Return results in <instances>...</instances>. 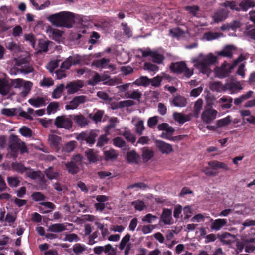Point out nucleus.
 Wrapping results in <instances>:
<instances>
[{
    "label": "nucleus",
    "instance_id": "obj_1",
    "mask_svg": "<svg viewBox=\"0 0 255 255\" xmlns=\"http://www.w3.org/2000/svg\"><path fill=\"white\" fill-rule=\"evenodd\" d=\"M47 19L56 27L70 28L74 22V15L70 12L62 11L50 15Z\"/></svg>",
    "mask_w": 255,
    "mask_h": 255
},
{
    "label": "nucleus",
    "instance_id": "obj_2",
    "mask_svg": "<svg viewBox=\"0 0 255 255\" xmlns=\"http://www.w3.org/2000/svg\"><path fill=\"white\" fill-rule=\"evenodd\" d=\"M217 61V57L212 53H209L206 55H203L202 54L199 55L197 58L192 60L195 67L198 69L200 72L203 74L209 75L211 70L210 66L214 64Z\"/></svg>",
    "mask_w": 255,
    "mask_h": 255
},
{
    "label": "nucleus",
    "instance_id": "obj_3",
    "mask_svg": "<svg viewBox=\"0 0 255 255\" xmlns=\"http://www.w3.org/2000/svg\"><path fill=\"white\" fill-rule=\"evenodd\" d=\"M142 56L144 57L150 56L154 63L161 64L164 60L163 53L161 50H151L148 48L145 50L140 49Z\"/></svg>",
    "mask_w": 255,
    "mask_h": 255
},
{
    "label": "nucleus",
    "instance_id": "obj_4",
    "mask_svg": "<svg viewBox=\"0 0 255 255\" xmlns=\"http://www.w3.org/2000/svg\"><path fill=\"white\" fill-rule=\"evenodd\" d=\"M170 69L175 73H183L187 78H189L193 74V69L188 68L186 63L182 61L172 63Z\"/></svg>",
    "mask_w": 255,
    "mask_h": 255
},
{
    "label": "nucleus",
    "instance_id": "obj_5",
    "mask_svg": "<svg viewBox=\"0 0 255 255\" xmlns=\"http://www.w3.org/2000/svg\"><path fill=\"white\" fill-rule=\"evenodd\" d=\"M72 115L58 116L54 121V125L57 128H64L67 130L72 128Z\"/></svg>",
    "mask_w": 255,
    "mask_h": 255
},
{
    "label": "nucleus",
    "instance_id": "obj_6",
    "mask_svg": "<svg viewBox=\"0 0 255 255\" xmlns=\"http://www.w3.org/2000/svg\"><path fill=\"white\" fill-rule=\"evenodd\" d=\"M98 136L96 130H92L89 131L82 132L79 133L76 139L78 140L85 141L89 145H93L95 142V138Z\"/></svg>",
    "mask_w": 255,
    "mask_h": 255
},
{
    "label": "nucleus",
    "instance_id": "obj_7",
    "mask_svg": "<svg viewBox=\"0 0 255 255\" xmlns=\"http://www.w3.org/2000/svg\"><path fill=\"white\" fill-rule=\"evenodd\" d=\"M130 237L129 234H127L123 237L118 245L120 250H124V255H128L132 248V244L130 242Z\"/></svg>",
    "mask_w": 255,
    "mask_h": 255
},
{
    "label": "nucleus",
    "instance_id": "obj_8",
    "mask_svg": "<svg viewBox=\"0 0 255 255\" xmlns=\"http://www.w3.org/2000/svg\"><path fill=\"white\" fill-rule=\"evenodd\" d=\"M234 67L233 64L231 65L224 62L220 67H218L215 69L216 75L219 78L226 77L229 76Z\"/></svg>",
    "mask_w": 255,
    "mask_h": 255
},
{
    "label": "nucleus",
    "instance_id": "obj_9",
    "mask_svg": "<svg viewBox=\"0 0 255 255\" xmlns=\"http://www.w3.org/2000/svg\"><path fill=\"white\" fill-rule=\"evenodd\" d=\"M218 113L216 110L208 108L203 112L201 119L204 123L209 124L216 118Z\"/></svg>",
    "mask_w": 255,
    "mask_h": 255
},
{
    "label": "nucleus",
    "instance_id": "obj_10",
    "mask_svg": "<svg viewBox=\"0 0 255 255\" xmlns=\"http://www.w3.org/2000/svg\"><path fill=\"white\" fill-rule=\"evenodd\" d=\"M87 100L86 96L81 95L74 97L68 104L65 106L66 110H74L76 109L79 105L84 103Z\"/></svg>",
    "mask_w": 255,
    "mask_h": 255
},
{
    "label": "nucleus",
    "instance_id": "obj_11",
    "mask_svg": "<svg viewBox=\"0 0 255 255\" xmlns=\"http://www.w3.org/2000/svg\"><path fill=\"white\" fill-rule=\"evenodd\" d=\"M21 140L16 136H12L10 139L9 148L10 149L11 155L16 158L17 157V150Z\"/></svg>",
    "mask_w": 255,
    "mask_h": 255
},
{
    "label": "nucleus",
    "instance_id": "obj_12",
    "mask_svg": "<svg viewBox=\"0 0 255 255\" xmlns=\"http://www.w3.org/2000/svg\"><path fill=\"white\" fill-rule=\"evenodd\" d=\"M155 145L159 150L163 154H169L173 151L172 145L163 141L157 140L155 141Z\"/></svg>",
    "mask_w": 255,
    "mask_h": 255
},
{
    "label": "nucleus",
    "instance_id": "obj_13",
    "mask_svg": "<svg viewBox=\"0 0 255 255\" xmlns=\"http://www.w3.org/2000/svg\"><path fill=\"white\" fill-rule=\"evenodd\" d=\"M229 11L226 9H220L216 11L212 18L216 23H219L225 20L228 16Z\"/></svg>",
    "mask_w": 255,
    "mask_h": 255
},
{
    "label": "nucleus",
    "instance_id": "obj_14",
    "mask_svg": "<svg viewBox=\"0 0 255 255\" xmlns=\"http://www.w3.org/2000/svg\"><path fill=\"white\" fill-rule=\"evenodd\" d=\"M46 33L48 36L56 41L60 42L62 33L58 29H54L49 26L46 27Z\"/></svg>",
    "mask_w": 255,
    "mask_h": 255
},
{
    "label": "nucleus",
    "instance_id": "obj_15",
    "mask_svg": "<svg viewBox=\"0 0 255 255\" xmlns=\"http://www.w3.org/2000/svg\"><path fill=\"white\" fill-rule=\"evenodd\" d=\"M83 86V82L81 81H77L68 83L66 86V89L69 94H72L78 91Z\"/></svg>",
    "mask_w": 255,
    "mask_h": 255
},
{
    "label": "nucleus",
    "instance_id": "obj_16",
    "mask_svg": "<svg viewBox=\"0 0 255 255\" xmlns=\"http://www.w3.org/2000/svg\"><path fill=\"white\" fill-rule=\"evenodd\" d=\"M67 225L72 224L67 223L52 224L48 226V231L54 233L62 232L67 230Z\"/></svg>",
    "mask_w": 255,
    "mask_h": 255
},
{
    "label": "nucleus",
    "instance_id": "obj_17",
    "mask_svg": "<svg viewBox=\"0 0 255 255\" xmlns=\"http://www.w3.org/2000/svg\"><path fill=\"white\" fill-rule=\"evenodd\" d=\"M211 229L215 231L220 230L223 226L227 224V220L226 219H217L213 220L211 219Z\"/></svg>",
    "mask_w": 255,
    "mask_h": 255
},
{
    "label": "nucleus",
    "instance_id": "obj_18",
    "mask_svg": "<svg viewBox=\"0 0 255 255\" xmlns=\"http://www.w3.org/2000/svg\"><path fill=\"white\" fill-rule=\"evenodd\" d=\"M72 119L78 126L84 127L88 125L89 120L81 114L74 115L72 116Z\"/></svg>",
    "mask_w": 255,
    "mask_h": 255
},
{
    "label": "nucleus",
    "instance_id": "obj_19",
    "mask_svg": "<svg viewBox=\"0 0 255 255\" xmlns=\"http://www.w3.org/2000/svg\"><path fill=\"white\" fill-rule=\"evenodd\" d=\"M242 87L240 82H229L224 85V91L229 90L231 93H236L242 89Z\"/></svg>",
    "mask_w": 255,
    "mask_h": 255
},
{
    "label": "nucleus",
    "instance_id": "obj_20",
    "mask_svg": "<svg viewBox=\"0 0 255 255\" xmlns=\"http://www.w3.org/2000/svg\"><path fill=\"white\" fill-rule=\"evenodd\" d=\"M34 68L31 65H28L26 68H18L15 67L10 69L9 73L11 75H17L20 73L28 74L33 72Z\"/></svg>",
    "mask_w": 255,
    "mask_h": 255
},
{
    "label": "nucleus",
    "instance_id": "obj_21",
    "mask_svg": "<svg viewBox=\"0 0 255 255\" xmlns=\"http://www.w3.org/2000/svg\"><path fill=\"white\" fill-rule=\"evenodd\" d=\"M10 82L6 79H0V94L2 95H7L10 89Z\"/></svg>",
    "mask_w": 255,
    "mask_h": 255
},
{
    "label": "nucleus",
    "instance_id": "obj_22",
    "mask_svg": "<svg viewBox=\"0 0 255 255\" xmlns=\"http://www.w3.org/2000/svg\"><path fill=\"white\" fill-rule=\"evenodd\" d=\"M126 159L128 163L137 164L140 160V156L134 150L127 153Z\"/></svg>",
    "mask_w": 255,
    "mask_h": 255
},
{
    "label": "nucleus",
    "instance_id": "obj_23",
    "mask_svg": "<svg viewBox=\"0 0 255 255\" xmlns=\"http://www.w3.org/2000/svg\"><path fill=\"white\" fill-rule=\"evenodd\" d=\"M235 50V48L233 46H227L222 50L217 52L216 54L220 56L230 58L232 56Z\"/></svg>",
    "mask_w": 255,
    "mask_h": 255
},
{
    "label": "nucleus",
    "instance_id": "obj_24",
    "mask_svg": "<svg viewBox=\"0 0 255 255\" xmlns=\"http://www.w3.org/2000/svg\"><path fill=\"white\" fill-rule=\"evenodd\" d=\"M79 63V61L74 57L69 56L64 62H62L60 68L64 70L69 69L72 65H76Z\"/></svg>",
    "mask_w": 255,
    "mask_h": 255
},
{
    "label": "nucleus",
    "instance_id": "obj_25",
    "mask_svg": "<svg viewBox=\"0 0 255 255\" xmlns=\"http://www.w3.org/2000/svg\"><path fill=\"white\" fill-rule=\"evenodd\" d=\"M163 223L166 225H170L172 223V211L170 209H164L161 216Z\"/></svg>",
    "mask_w": 255,
    "mask_h": 255
},
{
    "label": "nucleus",
    "instance_id": "obj_26",
    "mask_svg": "<svg viewBox=\"0 0 255 255\" xmlns=\"http://www.w3.org/2000/svg\"><path fill=\"white\" fill-rule=\"evenodd\" d=\"M186 99L182 96L177 95L174 97L171 103L175 107H184L187 104Z\"/></svg>",
    "mask_w": 255,
    "mask_h": 255
},
{
    "label": "nucleus",
    "instance_id": "obj_27",
    "mask_svg": "<svg viewBox=\"0 0 255 255\" xmlns=\"http://www.w3.org/2000/svg\"><path fill=\"white\" fill-rule=\"evenodd\" d=\"M44 173L46 177L50 180L56 179L60 175L59 171L54 170L53 167H49L47 169H45Z\"/></svg>",
    "mask_w": 255,
    "mask_h": 255
},
{
    "label": "nucleus",
    "instance_id": "obj_28",
    "mask_svg": "<svg viewBox=\"0 0 255 255\" xmlns=\"http://www.w3.org/2000/svg\"><path fill=\"white\" fill-rule=\"evenodd\" d=\"M85 154L90 162L95 163L98 160V152L93 149H88L85 151Z\"/></svg>",
    "mask_w": 255,
    "mask_h": 255
},
{
    "label": "nucleus",
    "instance_id": "obj_29",
    "mask_svg": "<svg viewBox=\"0 0 255 255\" xmlns=\"http://www.w3.org/2000/svg\"><path fill=\"white\" fill-rule=\"evenodd\" d=\"M174 119L179 123L183 124L191 119V116L189 115H184L181 113L174 112L173 114Z\"/></svg>",
    "mask_w": 255,
    "mask_h": 255
},
{
    "label": "nucleus",
    "instance_id": "obj_30",
    "mask_svg": "<svg viewBox=\"0 0 255 255\" xmlns=\"http://www.w3.org/2000/svg\"><path fill=\"white\" fill-rule=\"evenodd\" d=\"M234 238V235L227 232L223 233L219 236L220 241L225 245L230 244L233 242Z\"/></svg>",
    "mask_w": 255,
    "mask_h": 255
},
{
    "label": "nucleus",
    "instance_id": "obj_31",
    "mask_svg": "<svg viewBox=\"0 0 255 255\" xmlns=\"http://www.w3.org/2000/svg\"><path fill=\"white\" fill-rule=\"evenodd\" d=\"M48 141L51 147L58 148L61 142V138L55 134H50L48 136Z\"/></svg>",
    "mask_w": 255,
    "mask_h": 255
},
{
    "label": "nucleus",
    "instance_id": "obj_32",
    "mask_svg": "<svg viewBox=\"0 0 255 255\" xmlns=\"http://www.w3.org/2000/svg\"><path fill=\"white\" fill-rule=\"evenodd\" d=\"M109 62L110 60L109 59L103 58L99 60H94L91 66L98 68H105Z\"/></svg>",
    "mask_w": 255,
    "mask_h": 255
},
{
    "label": "nucleus",
    "instance_id": "obj_33",
    "mask_svg": "<svg viewBox=\"0 0 255 255\" xmlns=\"http://www.w3.org/2000/svg\"><path fill=\"white\" fill-rule=\"evenodd\" d=\"M142 151V156L144 162H148L154 156V151L148 147H144Z\"/></svg>",
    "mask_w": 255,
    "mask_h": 255
},
{
    "label": "nucleus",
    "instance_id": "obj_34",
    "mask_svg": "<svg viewBox=\"0 0 255 255\" xmlns=\"http://www.w3.org/2000/svg\"><path fill=\"white\" fill-rule=\"evenodd\" d=\"M232 102L233 99L231 97L226 96H223L219 100L220 103H222L221 107L223 109L230 108L232 106Z\"/></svg>",
    "mask_w": 255,
    "mask_h": 255
},
{
    "label": "nucleus",
    "instance_id": "obj_35",
    "mask_svg": "<svg viewBox=\"0 0 255 255\" xmlns=\"http://www.w3.org/2000/svg\"><path fill=\"white\" fill-rule=\"evenodd\" d=\"M8 185L11 188H16L20 184L21 180L19 177L13 176H8L7 178Z\"/></svg>",
    "mask_w": 255,
    "mask_h": 255
},
{
    "label": "nucleus",
    "instance_id": "obj_36",
    "mask_svg": "<svg viewBox=\"0 0 255 255\" xmlns=\"http://www.w3.org/2000/svg\"><path fill=\"white\" fill-rule=\"evenodd\" d=\"M157 128L159 130L165 131L166 133L170 135H171L175 131L172 127L170 126L169 124L165 123L158 125Z\"/></svg>",
    "mask_w": 255,
    "mask_h": 255
},
{
    "label": "nucleus",
    "instance_id": "obj_37",
    "mask_svg": "<svg viewBox=\"0 0 255 255\" xmlns=\"http://www.w3.org/2000/svg\"><path fill=\"white\" fill-rule=\"evenodd\" d=\"M65 165L67 171L70 174H75L79 171V166L71 161L66 163Z\"/></svg>",
    "mask_w": 255,
    "mask_h": 255
},
{
    "label": "nucleus",
    "instance_id": "obj_38",
    "mask_svg": "<svg viewBox=\"0 0 255 255\" xmlns=\"http://www.w3.org/2000/svg\"><path fill=\"white\" fill-rule=\"evenodd\" d=\"M150 79H149L147 76H141L136 79L133 82V84L137 86L147 87L150 84Z\"/></svg>",
    "mask_w": 255,
    "mask_h": 255
},
{
    "label": "nucleus",
    "instance_id": "obj_39",
    "mask_svg": "<svg viewBox=\"0 0 255 255\" xmlns=\"http://www.w3.org/2000/svg\"><path fill=\"white\" fill-rule=\"evenodd\" d=\"M232 117L227 116L225 118L218 120L216 121L217 129L220 127H225L229 125L232 121Z\"/></svg>",
    "mask_w": 255,
    "mask_h": 255
},
{
    "label": "nucleus",
    "instance_id": "obj_40",
    "mask_svg": "<svg viewBox=\"0 0 255 255\" xmlns=\"http://www.w3.org/2000/svg\"><path fill=\"white\" fill-rule=\"evenodd\" d=\"M40 171H35L29 167H26L24 173L27 177L34 180L40 177Z\"/></svg>",
    "mask_w": 255,
    "mask_h": 255
},
{
    "label": "nucleus",
    "instance_id": "obj_41",
    "mask_svg": "<svg viewBox=\"0 0 255 255\" xmlns=\"http://www.w3.org/2000/svg\"><path fill=\"white\" fill-rule=\"evenodd\" d=\"M104 154L107 161L115 160L118 156V152L113 149L105 151Z\"/></svg>",
    "mask_w": 255,
    "mask_h": 255
},
{
    "label": "nucleus",
    "instance_id": "obj_42",
    "mask_svg": "<svg viewBox=\"0 0 255 255\" xmlns=\"http://www.w3.org/2000/svg\"><path fill=\"white\" fill-rule=\"evenodd\" d=\"M239 6L240 9L246 11L250 8L254 7L255 3L253 0H243Z\"/></svg>",
    "mask_w": 255,
    "mask_h": 255
},
{
    "label": "nucleus",
    "instance_id": "obj_43",
    "mask_svg": "<svg viewBox=\"0 0 255 255\" xmlns=\"http://www.w3.org/2000/svg\"><path fill=\"white\" fill-rule=\"evenodd\" d=\"M15 64L17 66L21 67V68H26V67L29 65L28 60L27 58L18 57L14 59Z\"/></svg>",
    "mask_w": 255,
    "mask_h": 255
},
{
    "label": "nucleus",
    "instance_id": "obj_44",
    "mask_svg": "<svg viewBox=\"0 0 255 255\" xmlns=\"http://www.w3.org/2000/svg\"><path fill=\"white\" fill-rule=\"evenodd\" d=\"M26 168V167L21 163L15 162L11 164L12 170L20 174H23L24 173Z\"/></svg>",
    "mask_w": 255,
    "mask_h": 255
},
{
    "label": "nucleus",
    "instance_id": "obj_45",
    "mask_svg": "<svg viewBox=\"0 0 255 255\" xmlns=\"http://www.w3.org/2000/svg\"><path fill=\"white\" fill-rule=\"evenodd\" d=\"M142 94L138 90H135L132 91L128 92L125 94L126 98H130L134 100H139Z\"/></svg>",
    "mask_w": 255,
    "mask_h": 255
},
{
    "label": "nucleus",
    "instance_id": "obj_46",
    "mask_svg": "<svg viewBox=\"0 0 255 255\" xmlns=\"http://www.w3.org/2000/svg\"><path fill=\"white\" fill-rule=\"evenodd\" d=\"M223 36L221 33L216 32H207L204 33V38L207 41H211Z\"/></svg>",
    "mask_w": 255,
    "mask_h": 255
},
{
    "label": "nucleus",
    "instance_id": "obj_47",
    "mask_svg": "<svg viewBox=\"0 0 255 255\" xmlns=\"http://www.w3.org/2000/svg\"><path fill=\"white\" fill-rule=\"evenodd\" d=\"M5 46L6 48L14 53H16L21 50L20 46L13 41L7 42Z\"/></svg>",
    "mask_w": 255,
    "mask_h": 255
},
{
    "label": "nucleus",
    "instance_id": "obj_48",
    "mask_svg": "<svg viewBox=\"0 0 255 255\" xmlns=\"http://www.w3.org/2000/svg\"><path fill=\"white\" fill-rule=\"evenodd\" d=\"M87 249L85 245L77 243L74 245L72 247V251L76 255H79L83 252H85Z\"/></svg>",
    "mask_w": 255,
    "mask_h": 255
},
{
    "label": "nucleus",
    "instance_id": "obj_49",
    "mask_svg": "<svg viewBox=\"0 0 255 255\" xmlns=\"http://www.w3.org/2000/svg\"><path fill=\"white\" fill-rule=\"evenodd\" d=\"M28 102L33 106L38 107L45 105V100L43 98L38 97L29 99Z\"/></svg>",
    "mask_w": 255,
    "mask_h": 255
},
{
    "label": "nucleus",
    "instance_id": "obj_50",
    "mask_svg": "<svg viewBox=\"0 0 255 255\" xmlns=\"http://www.w3.org/2000/svg\"><path fill=\"white\" fill-rule=\"evenodd\" d=\"M131 205L134 207L136 210H138L139 211H143L146 208V205L144 202L140 200H136L132 201L131 202Z\"/></svg>",
    "mask_w": 255,
    "mask_h": 255
},
{
    "label": "nucleus",
    "instance_id": "obj_51",
    "mask_svg": "<svg viewBox=\"0 0 255 255\" xmlns=\"http://www.w3.org/2000/svg\"><path fill=\"white\" fill-rule=\"evenodd\" d=\"M210 89L213 91H224V85L220 82L214 81L210 83Z\"/></svg>",
    "mask_w": 255,
    "mask_h": 255
},
{
    "label": "nucleus",
    "instance_id": "obj_52",
    "mask_svg": "<svg viewBox=\"0 0 255 255\" xmlns=\"http://www.w3.org/2000/svg\"><path fill=\"white\" fill-rule=\"evenodd\" d=\"M221 5L224 7V9H227V8L229 7L231 10H235L237 11L240 10V8L238 7L236 3L234 1H226L221 4Z\"/></svg>",
    "mask_w": 255,
    "mask_h": 255
},
{
    "label": "nucleus",
    "instance_id": "obj_53",
    "mask_svg": "<svg viewBox=\"0 0 255 255\" xmlns=\"http://www.w3.org/2000/svg\"><path fill=\"white\" fill-rule=\"evenodd\" d=\"M208 165L213 168H221L225 170L228 169L227 164L215 160L209 162Z\"/></svg>",
    "mask_w": 255,
    "mask_h": 255
},
{
    "label": "nucleus",
    "instance_id": "obj_54",
    "mask_svg": "<svg viewBox=\"0 0 255 255\" xmlns=\"http://www.w3.org/2000/svg\"><path fill=\"white\" fill-rule=\"evenodd\" d=\"M49 42L47 40L39 39L38 41V51L39 52H45L48 50Z\"/></svg>",
    "mask_w": 255,
    "mask_h": 255
},
{
    "label": "nucleus",
    "instance_id": "obj_55",
    "mask_svg": "<svg viewBox=\"0 0 255 255\" xmlns=\"http://www.w3.org/2000/svg\"><path fill=\"white\" fill-rule=\"evenodd\" d=\"M135 131L137 134L141 135L142 134L143 131L145 129L144 126V121L142 120H138L135 124Z\"/></svg>",
    "mask_w": 255,
    "mask_h": 255
},
{
    "label": "nucleus",
    "instance_id": "obj_56",
    "mask_svg": "<svg viewBox=\"0 0 255 255\" xmlns=\"http://www.w3.org/2000/svg\"><path fill=\"white\" fill-rule=\"evenodd\" d=\"M16 108H3L1 110V114L7 117L14 116L17 114Z\"/></svg>",
    "mask_w": 255,
    "mask_h": 255
},
{
    "label": "nucleus",
    "instance_id": "obj_57",
    "mask_svg": "<svg viewBox=\"0 0 255 255\" xmlns=\"http://www.w3.org/2000/svg\"><path fill=\"white\" fill-rule=\"evenodd\" d=\"M64 85L61 84L57 86L52 92V97L54 99H58L61 96V94L64 90Z\"/></svg>",
    "mask_w": 255,
    "mask_h": 255
},
{
    "label": "nucleus",
    "instance_id": "obj_58",
    "mask_svg": "<svg viewBox=\"0 0 255 255\" xmlns=\"http://www.w3.org/2000/svg\"><path fill=\"white\" fill-rule=\"evenodd\" d=\"M113 145L118 148H124L126 147V142L120 137H117L113 139Z\"/></svg>",
    "mask_w": 255,
    "mask_h": 255
},
{
    "label": "nucleus",
    "instance_id": "obj_59",
    "mask_svg": "<svg viewBox=\"0 0 255 255\" xmlns=\"http://www.w3.org/2000/svg\"><path fill=\"white\" fill-rule=\"evenodd\" d=\"M76 142L72 141L66 143L62 148V151L66 153L72 152L75 148Z\"/></svg>",
    "mask_w": 255,
    "mask_h": 255
},
{
    "label": "nucleus",
    "instance_id": "obj_60",
    "mask_svg": "<svg viewBox=\"0 0 255 255\" xmlns=\"http://www.w3.org/2000/svg\"><path fill=\"white\" fill-rule=\"evenodd\" d=\"M59 107V104L58 102H53L50 103L47 107V114L48 115L51 113H55Z\"/></svg>",
    "mask_w": 255,
    "mask_h": 255
},
{
    "label": "nucleus",
    "instance_id": "obj_61",
    "mask_svg": "<svg viewBox=\"0 0 255 255\" xmlns=\"http://www.w3.org/2000/svg\"><path fill=\"white\" fill-rule=\"evenodd\" d=\"M123 135L124 137L129 142L132 143H135L136 141V137L129 130L125 131L123 133Z\"/></svg>",
    "mask_w": 255,
    "mask_h": 255
},
{
    "label": "nucleus",
    "instance_id": "obj_62",
    "mask_svg": "<svg viewBox=\"0 0 255 255\" xmlns=\"http://www.w3.org/2000/svg\"><path fill=\"white\" fill-rule=\"evenodd\" d=\"M203 101L202 99H198L195 102L194 106V112L196 116H198L202 108Z\"/></svg>",
    "mask_w": 255,
    "mask_h": 255
},
{
    "label": "nucleus",
    "instance_id": "obj_63",
    "mask_svg": "<svg viewBox=\"0 0 255 255\" xmlns=\"http://www.w3.org/2000/svg\"><path fill=\"white\" fill-rule=\"evenodd\" d=\"M63 240L69 242H77L80 241V238L74 233L68 234L65 235Z\"/></svg>",
    "mask_w": 255,
    "mask_h": 255
},
{
    "label": "nucleus",
    "instance_id": "obj_64",
    "mask_svg": "<svg viewBox=\"0 0 255 255\" xmlns=\"http://www.w3.org/2000/svg\"><path fill=\"white\" fill-rule=\"evenodd\" d=\"M104 253L107 255H116V250L111 245L107 244L104 246Z\"/></svg>",
    "mask_w": 255,
    "mask_h": 255
}]
</instances>
